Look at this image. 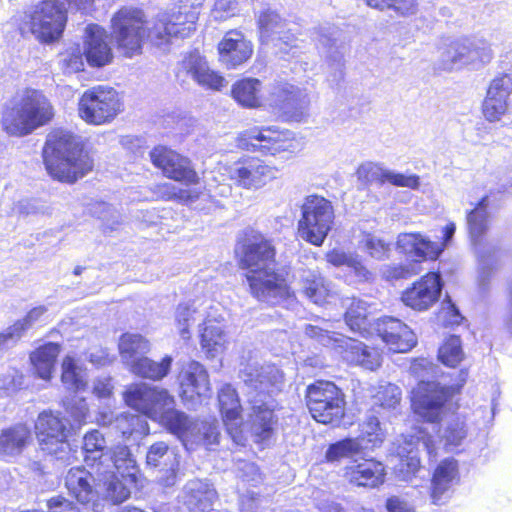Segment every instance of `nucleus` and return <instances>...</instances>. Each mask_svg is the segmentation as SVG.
Returning a JSON list of instances; mask_svg holds the SVG:
<instances>
[{
	"label": "nucleus",
	"mask_w": 512,
	"mask_h": 512,
	"mask_svg": "<svg viewBox=\"0 0 512 512\" xmlns=\"http://www.w3.org/2000/svg\"><path fill=\"white\" fill-rule=\"evenodd\" d=\"M262 83L256 78H244L232 86V97L243 107L254 108L263 104L260 95Z\"/></svg>",
	"instance_id": "obj_44"
},
{
	"label": "nucleus",
	"mask_w": 512,
	"mask_h": 512,
	"mask_svg": "<svg viewBox=\"0 0 512 512\" xmlns=\"http://www.w3.org/2000/svg\"><path fill=\"white\" fill-rule=\"evenodd\" d=\"M146 464L150 467L159 468L162 471L174 474L179 463L174 451L170 450L165 442L159 441L148 448Z\"/></svg>",
	"instance_id": "obj_50"
},
{
	"label": "nucleus",
	"mask_w": 512,
	"mask_h": 512,
	"mask_svg": "<svg viewBox=\"0 0 512 512\" xmlns=\"http://www.w3.org/2000/svg\"><path fill=\"white\" fill-rule=\"evenodd\" d=\"M493 57L491 45L484 39L445 40L438 46L434 69L441 72L479 70L489 64Z\"/></svg>",
	"instance_id": "obj_9"
},
{
	"label": "nucleus",
	"mask_w": 512,
	"mask_h": 512,
	"mask_svg": "<svg viewBox=\"0 0 512 512\" xmlns=\"http://www.w3.org/2000/svg\"><path fill=\"white\" fill-rule=\"evenodd\" d=\"M84 54L88 64L94 67H102L111 62L113 54L107 42V34L99 25L86 27Z\"/></svg>",
	"instance_id": "obj_30"
},
{
	"label": "nucleus",
	"mask_w": 512,
	"mask_h": 512,
	"mask_svg": "<svg viewBox=\"0 0 512 512\" xmlns=\"http://www.w3.org/2000/svg\"><path fill=\"white\" fill-rule=\"evenodd\" d=\"M385 466L374 459L351 463L344 467L343 477L350 484L359 487L375 488L385 481Z\"/></svg>",
	"instance_id": "obj_28"
},
{
	"label": "nucleus",
	"mask_w": 512,
	"mask_h": 512,
	"mask_svg": "<svg viewBox=\"0 0 512 512\" xmlns=\"http://www.w3.org/2000/svg\"><path fill=\"white\" fill-rule=\"evenodd\" d=\"M411 373L420 379L413 392L412 406L415 413L425 419L436 431L437 422L442 420L446 413V403L456 390L452 386L441 385L429 381V376L436 373V366L426 358H419L412 362Z\"/></svg>",
	"instance_id": "obj_6"
},
{
	"label": "nucleus",
	"mask_w": 512,
	"mask_h": 512,
	"mask_svg": "<svg viewBox=\"0 0 512 512\" xmlns=\"http://www.w3.org/2000/svg\"><path fill=\"white\" fill-rule=\"evenodd\" d=\"M334 219V208L329 200L322 196L309 195L301 206L298 235L314 246H321L332 229Z\"/></svg>",
	"instance_id": "obj_11"
},
{
	"label": "nucleus",
	"mask_w": 512,
	"mask_h": 512,
	"mask_svg": "<svg viewBox=\"0 0 512 512\" xmlns=\"http://www.w3.org/2000/svg\"><path fill=\"white\" fill-rule=\"evenodd\" d=\"M186 504L191 512H210L217 498L216 490L201 480L189 481L185 486Z\"/></svg>",
	"instance_id": "obj_37"
},
{
	"label": "nucleus",
	"mask_w": 512,
	"mask_h": 512,
	"mask_svg": "<svg viewBox=\"0 0 512 512\" xmlns=\"http://www.w3.org/2000/svg\"><path fill=\"white\" fill-rule=\"evenodd\" d=\"M229 178L243 189L258 190L277 178L279 169L256 157H247L227 169Z\"/></svg>",
	"instance_id": "obj_19"
},
{
	"label": "nucleus",
	"mask_w": 512,
	"mask_h": 512,
	"mask_svg": "<svg viewBox=\"0 0 512 512\" xmlns=\"http://www.w3.org/2000/svg\"><path fill=\"white\" fill-rule=\"evenodd\" d=\"M31 438L30 429L24 424L0 431V454L14 456L20 454Z\"/></svg>",
	"instance_id": "obj_41"
},
{
	"label": "nucleus",
	"mask_w": 512,
	"mask_h": 512,
	"mask_svg": "<svg viewBox=\"0 0 512 512\" xmlns=\"http://www.w3.org/2000/svg\"><path fill=\"white\" fill-rule=\"evenodd\" d=\"M198 13L190 7H181L178 11L161 13L153 26L145 28V15L134 7H122L111 19V36L118 51L125 57L140 54L144 40L162 46L173 38L190 37L196 30Z\"/></svg>",
	"instance_id": "obj_2"
},
{
	"label": "nucleus",
	"mask_w": 512,
	"mask_h": 512,
	"mask_svg": "<svg viewBox=\"0 0 512 512\" xmlns=\"http://www.w3.org/2000/svg\"><path fill=\"white\" fill-rule=\"evenodd\" d=\"M96 479L98 486L102 489L101 493L112 504H120L130 496L128 484L133 482L125 481L122 477L115 475L114 471L108 469L96 470Z\"/></svg>",
	"instance_id": "obj_36"
},
{
	"label": "nucleus",
	"mask_w": 512,
	"mask_h": 512,
	"mask_svg": "<svg viewBox=\"0 0 512 512\" xmlns=\"http://www.w3.org/2000/svg\"><path fill=\"white\" fill-rule=\"evenodd\" d=\"M93 0L43 1L25 12L20 30L31 32L44 42L58 39L66 24L68 10H87Z\"/></svg>",
	"instance_id": "obj_8"
},
{
	"label": "nucleus",
	"mask_w": 512,
	"mask_h": 512,
	"mask_svg": "<svg viewBox=\"0 0 512 512\" xmlns=\"http://www.w3.org/2000/svg\"><path fill=\"white\" fill-rule=\"evenodd\" d=\"M237 11V0H216L211 14L215 20H225L234 16Z\"/></svg>",
	"instance_id": "obj_62"
},
{
	"label": "nucleus",
	"mask_w": 512,
	"mask_h": 512,
	"mask_svg": "<svg viewBox=\"0 0 512 512\" xmlns=\"http://www.w3.org/2000/svg\"><path fill=\"white\" fill-rule=\"evenodd\" d=\"M106 448V440L100 431L92 430L85 434L82 447L84 461L87 466L94 469V472L97 470L98 463L103 461L104 456L108 453Z\"/></svg>",
	"instance_id": "obj_51"
},
{
	"label": "nucleus",
	"mask_w": 512,
	"mask_h": 512,
	"mask_svg": "<svg viewBox=\"0 0 512 512\" xmlns=\"http://www.w3.org/2000/svg\"><path fill=\"white\" fill-rule=\"evenodd\" d=\"M421 450L425 451L429 457L436 455L435 441L426 427H420L414 434L405 437L403 444L398 447L400 462L396 471L401 480H411L419 470Z\"/></svg>",
	"instance_id": "obj_18"
},
{
	"label": "nucleus",
	"mask_w": 512,
	"mask_h": 512,
	"mask_svg": "<svg viewBox=\"0 0 512 512\" xmlns=\"http://www.w3.org/2000/svg\"><path fill=\"white\" fill-rule=\"evenodd\" d=\"M149 350L148 340L140 334L125 333L119 340L120 356L128 368L134 361L147 354Z\"/></svg>",
	"instance_id": "obj_49"
},
{
	"label": "nucleus",
	"mask_w": 512,
	"mask_h": 512,
	"mask_svg": "<svg viewBox=\"0 0 512 512\" xmlns=\"http://www.w3.org/2000/svg\"><path fill=\"white\" fill-rule=\"evenodd\" d=\"M438 438L444 443L448 450L457 447L467 435L465 423L458 417L451 416L445 423L443 429H437Z\"/></svg>",
	"instance_id": "obj_53"
},
{
	"label": "nucleus",
	"mask_w": 512,
	"mask_h": 512,
	"mask_svg": "<svg viewBox=\"0 0 512 512\" xmlns=\"http://www.w3.org/2000/svg\"><path fill=\"white\" fill-rule=\"evenodd\" d=\"M443 283L437 273H428L407 288L401 296L402 302L417 311L429 309L439 299Z\"/></svg>",
	"instance_id": "obj_22"
},
{
	"label": "nucleus",
	"mask_w": 512,
	"mask_h": 512,
	"mask_svg": "<svg viewBox=\"0 0 512 512\" xmlns=\"http://www.w3.org/2000/svg\"><path fill=\"white\" fill-rule=\"evenodd\" d=\"M43 158L48 173L66 183H74L84 177L94 165L80 137L61 129L48 135Z\"/></svg>",
	"instance_id": "obj_5"
},
{
	"label": "nucleus",
	"mask_w": 512,
	"mask_h": 512,
	"mask_svg": "<svg viewBox=\"0 0 512 512\" xmlns=\"http://www.w3.org/2000/svg\"><path fill=\"white\" fill-rule=\"evenodd\" d=\"M243 149L277 156L283 153L292 155L299 148L298 142L288 130H279L276 126L252 127L242 132L238 138Z\"/></svg>",
	"instance_id": "obj_14"
},
{
	"label": "nucleus",
	"mask_w": 512,
	"mask_h": 512,
	"mask_svg": "<svg viewBox=\"0 0 512 512\" xmlns=\"http://www.w3.org/2000/svg\"><path fill=\"white\" fill-rule=\"evenodd\" d=\"M172 361V357L168 355L163 357L159 362L143 355L137 361L132 363L129 370L136 376L142 378L155 381L161 380L169 373Z\"/></svg>",
	"instance_id": "obj_47"
},
{
	"label": "nucleus",
	"mask_w": 512,
	"mask_h": 512,
	"mask_svg": "<svg viewBox=\"0 0 512 512\" xmlns=\"http://www.w3.org/2000/svg\"><path fill=\"white\" fill-rule=\"evenodd\" d=\"M458 476V465L453 459L443 460L436 468L432 479V499L441 504L442 496L451 488Z\"/></svg>",
	"instance_id": "obj_39"
},
{
	"label": "nucleus",
	"mask_w": 512,
	"mask_h": 512,
	"mask_svg": "<svg viewBox=\"0 0 512 512\" xmlns=\"http://www.w3.org/2000/svg\"><path fill=\"white\" fill-rule=\"evenodd\" d=\"M263 104L292 121L300 122L308 116L310 98L305 89L284 80H275L268 85Z\"/></svg>",
	"instance_id": "obj_16"
},
{
	"label": "nucleus",
	"mask_w": 512,
	"mask_h": 512,
	"mask_svg": "<svg viewBox=\"0 0 512 512\" xmlns=\"http://www.w3.org/2000/svg\"><path fill=\"white\" fill-rule=\"evenodd\" d=\"M237 253L255 298L274 305L289 295L286 280L276 272L275 250L262 234H247Z\"/></svg>",
	"instance_id": "obj_3"
},
{
	"label": "nucleus",
	"mask_w": 512,
	"mask_h": 512,
	"mask_svg": "<svg viewBox=\"0 0 512 512\" xmlns=\"http://www.w3.org/2000/svg\"><path fill=\"white\" fill-rule=\"evenodd\" d=\"M63 407L66 413L78 424L86 422L89 414V408L86 400L74 394L63 400Z\"/></svg>",
	"instance_id": "obj_58"
},
{
	"label": "nucleus",
	"mask_w": 512,
	"mask_h": 512,
	"mask_svg": "<svg viewBox=\"0 0 512 512\" xmlns=\"http://www.w3.org/2000/svg\"><path fill=\"white\" fill-rule=\"evenodd\" d=\"M376 414L370 410L359 425L360 434L355 438L364 445V450L380 447L386 438V431Z\"/></svg>",
	"instance_id": "obj_48"
},
{
	"label": "nucleus",
	"mask_w": 512,
	"mask_h": 512,
	"mask_svg": "<svg viewBox=\"0 0 512 512\" xmlns=\"http://www.w3.org/2000/svg\"><path fill=\"white\" fill-rule=\"evenodd\" d=\"M401 399L400 389L394 384H387L380 386L377 393L373 396V407L371 411L379 413L376 408L393 409Z\"/></svg>",
	"instance_id": "obj_55"
},
{
	"label": "nucleus",
	"mask_w": 512,
	"mask_h": 512,
	"mask_svg": "<svg viewBox=\"0 0 512 512\" xmlns=\"http://www.w3.org/2000/svg\"><path fill=\"white\" fill-rule=\"evenodd\" d=\"M181 387L186 397H206L210 391V382L205 368L199 363L192 361L183 370L181 376Z\"/></svg>",
	"instance_id": "obj_34"
},
{
	"label": "nucleus",
	"mask_w": 512,
	"mask_h": 512,
	"mask_svg": "<svg viewBox=\"0 0 512 512\" xmlns=\"http://www.w3.org/2000/svg\"><path fill=\"white\" fill-rule=\"evenodd\" d=\"M511 94L512 75L501 74L490 82L483 102V115L487 121H499L506 114Z\"/></svg>",
	"instance_id": "obj_23"
},
{
	"label": "nucleus",
	"mask_w": 512,
	"mask_h": 512,
	"mask_svg": "<svg viewBox=\"0 0 512 512\" xmlns=\"http://www.w3.org/2000/svg\"><path fill=\"white\" fill-rule=\"evenodd\" d=\"M219 60L228 69L245 63L253 53L252 43L238 30L228 31L218 44Z\"/></svg>",
	"instance_id": "obj_26"
},
{
	"label": "nucleus",
	"mask_w": 512,
	"mask_h": 512,
	"mask_svg": "<svg viewBox=\"0 0 512 512\" xmlns=\"http://www.w3.org/2000/svg\"><path fill=\"white\" fill-rule=\"evenodd\" d=\"M108 469L125 481L136 482L138 467L127 446H117L104 456L97 465V470Z\"/></svg>",
	"instance_id": "obj_31"
},
{
	"label": "nucleus",
	"mask_w": 512,
	"mask_h": 512,
	"mask_svg": "<svg viewBox=\"0 0 512 512\" xmlns=\"http://www.w3.org/2000/svg\"><path fill=\"white\" fill-rule=\"evenodd\" d=\"M35 432L40 449L63 462L74 458L71 446L67 440L69 428L67 422L52 411H43L38 415Z\"/></svg>",
	"instance_id": "obj_15"
},
{
	"label": "nucleus",
	"mask_w": 512,
	"mask_h": 512,
	"mask_svg": "<svg viewBox=\"0 0 512 512\" xmlns=\"http://www.w3.org/2000/svg\"><path fill=\"white\" fill-rule=\"evenodd\" d=\"M488 197H483L477 206L468 213L467 225L471 239L476 246V252L479 258V276L478 285L483 292L489 288V280L492 275L493 264L496 263L495 252L493 254H486L480 245L477 244L478 240L488 229L489 213L487 211Z\"/></svg>",
	"instance_id": "obj_17"
},
{
	"label": "nucleus",
	"mask_w": 512,
	"mask_h": 512,
	"mask_svg": "<svg viewBox=\"0 0 512 512\" xmlns=\"http://www.w3.org/2000/svg\"><path fill=\"white\" fill-rule=\"evenodd\" d=\"M258 26L262 43H273L283 52L297 47L296 38L286 29V22L275 11H263L258 17Z\"/></svg>",
	"instance_id": "obj_24"
},
{
	"label": "nucleus",
	"mask_w": 512,
	"mask_h": 512,
	"mask_svg": "<svg viewBox=\"0 0 512 512\" xmlns=\"http://www.w3.org/2000/svg\"><path fill=\"white\" fill-rule=\"evenodd\" d=\"M422 267L418 261H407L403 264L386 265L382 275L387 280L407 279L421 272Z\"/></svg>",
	"instance_id": "obj_56"
},
{
	"label": "nucleus",
	"mask_w": 512,
	"mask_h": 512,
	"mask_svg": "<svg viewBox=\"0 0 512 512\" xmlns=\"http://www.w3.org/2000/svg\"><path fill=\"white\" fill-rule=\"evenodd\" d=\"M365 250L368 254L377 259L384 260L389 257L391 251V243L387 242L376 235L366 234L363 239Z\"/></svg>",
	"instance_id": "obj_60"
},
{
	"label": "nucleus",
	"mask_w": 512,
	"mask_h": 512,
	"mask_svg": "<svg viewBox=\"0 0 512 512\" xmlns=\"http://www.w3.org/2000/svg\"><path fill=\"white\" fill-rule=\"evenodd\" d=\"M345 306L347 308L345 313L346 324L352 331L365 335L371 323L370 305L362 299L352 298L348 300Z\"/></svg>",
	"instance_id": "obj_45"
},
{
	"label": "nucleus",
	"mask_w": 512,
	"mask_h": 512,
	"mask_svg": "<svg viewBox=\"0 0 512 512\" xmlns=\"http://www.w3.org/2000/svg\"><path fill=\"white\" fill-rule=\"evenodd\" d=\"M305 334L316 339L323 346L333 347L342 358L368 370H375L381 365V355L375 348H369L362 342L351 337L332 333L317 325H306Z\"/></svg>",
	"instance_id": "obj_10"
},
{
	"label": "nucleus",
	"mask_w": 512,
	"mask_h": 512,
	"mask_svg": "<svg viewBox=\"0 0 512 512\" xmlns=\"http://www.w3.org/2000/svg\"><path fill=\"white\" fill-rule=\"evenodd\" d=\"M386 173V168L379 163L374 162H365L361 164L356 171L358 180L365 184L385 183L387 176Z\"/></svg>",
	"instance_id": "obj_57"
},
{
	"label": "nucleus",
	"mask_w": 512,
	"mask_h": 512,
	"mask_svg": "<svg viewBox=\"0 0 512 512\" xmlns=\"http://www.w3.org/2000/svg\"><path fill=\"white\" fill-rule=\"evenodd\" d=\"M364 451V445L359 439L345 438L328 446L325 452L327 462H340L343 459H349L361 454Z\"/></svg>",
	"instance_id": "obj_52"
},
{
	"label": "nucleus",
	"mask_w": 512,
	"mask_h": 512,
	"mask_svg": "<svg viewBox=\"0 0 512 512\" xmlns=\"http://www.w3.org/2000/svg\"><path fill=\"white\" fill-rule=\"evenodd\" d=\"M240 378L246 386L250 430L255 442L268 441L274 432L276 419L273 412L271 394L280 390L283 383L282 372L272 364L249 362L240 370Z\"/></svg>",
	"instance_id": "obj_4"
},
{
	"label": "nucleus",
	"mask_w": 512,
	"mask_h": 512,
	"mask_svg": "<svg viewBox=\"0 0 512 512\" xmlns=\"http://www.w3.org/2000/svg\"><path fill=\"white\" fill-rule=\"evenodd\" d=\"M160 193L163 198L168 200H177L186 205H193L198 199L206 196H228L231 192V187L226 184L214 185L208 184V194L198 191L196 189H182L171 183H164L159 186Z\"/></svg>",
	"instance_id": "obj_32"
},
{
	"label": "nucleus",
	"mask_w": 512,
	"mask_h": 512,
	"mask_svg": "<svg viewBox=\"0 0 512 512\" xmlns=\"http://www.w3.org/2000/svg\"><path fill=\"white\" fill-rule=\"evenodd\" d=\"M201 330V347L207 357L214 358L221 354L226 345V335L220 322L208 319Z\"/></svg>",
	"instance_id": "obj_42"
},
{
	"label": "nucleus",
	"mask_w": 512,
	"mask_h": 512,
	"mask_svg": "<svg viewBox=\"0 0 512 512\" xmlns=\"http://www.w3.org/2000/svg\"><path fill=\"white\" fill-rule=\"evenodd\" d=\"M123 397L129 407L143 414L123 412L110 422L123 437L148 433L144 417L146 416L161 423L175 434L187 449H192L193 445H203L208 448L218 443L220 436L218 423L190 420L185 413L175 409L174 397L165 389L136 383L126 388Z\"/></svg>",
	"instance_id": "obj_1"
},
{
	"label": "nucleus",
	"mask_w": 512,
	"mask_h": 512,
	"mask_svg": "<svg viewBox=\"0 0 512 512\" xmlns=\"http://www.w3.org/2000/svg\"><path fill=\"white\" fill-rule=\"evenodd\" d=\"M53 116V107L41 91L25 89L4 110L2 127L9 135L24 136L47 124Z\"/></svg>",
	"instance_id": "obj_7"
},
{
	"label": "nucleus",
	"mask_w": 512,
	"mask_h": 512,
	"mask_svg": "<svg viewBox=\"0 0 512 512\" xmlns=\"http://www.w3.org/2000/svg\"><path fill=\"white\" fill-rule=\"evenodd\" d=\"M61 381L69 391L76 393L87 386V372L82 361L67 355L61 364Z\"/></svg>",
	"instance_id": "obj_40"
},
{
	"label": "nucleus",
	"mask_w": 512,
	"mask_h": 512,
	"mask_svg": "<svg viewBox=\"0 0 512 512\" xmlns=\"http://www.w3.org/2000/svg\"><path fill=\"white\" fill-rule=\"evenodd\" d=\"M123 111L119 93L112 87L98 85L86 90L79 99L80 118L91 125L111 123Z\"/></svg>",
	"instance_id": "obj_12"
},
{
	"label": "nucleus",
	"mask_w": 512,
	"mask_h": 512,
	"mask_svg": "<svg viewBox=\"0 0 512 512\" xmlns=\"http://www.w3.org/2000/svg\"><path fill=\"white\" fill-rule=\"evenodd\" d=\"M386 182L397 186L416 190L420 186V178L415 174H403L387 169Z\"/></svg>",
	"instance_id": "obj_61"
},
{
	"label": "nucleus",
	"mask_w": 512,
	"mask_h": 512,
	"mask_svg": "<svg viewBox=\"0 0 512 512\" xmlns=\"http://www.w3.org/2000/svg\"><path fill=\"white\" fill-rule=\"evenodd\" d=\"M396 245L402 253L416 258L414 261L420 264L426 259L436 260L443 252V245L420 232L400 233Z\"/></svg>",
	"instance_id": "obj_27"
},
{
	"label": "nucleus",
	"mask_w": 512,
	"mask_h": 512,
	"mask_svg": "<svg viewBox=\"0 0 512 512\" xmlns=\"http://www.w3.org/2000/svg\"><path fill=\"white\" fill-rule=\"evenodd\" d=\"M48 512H80L78 506L63 496H54L47 501Z\"/></svg>",
	"instance_id": "obj_64"
},
{
	"label": "nucleus",
	"mask_w": 512,
	"mask_h": 512,
	"mask_svg": "<svg viewBox=\"0 0 512 512\" xmlns=\"http://www.w3.org/2000/svg\"><path fill=\"white\" fill-rule=\"evenodd\" d=\"M299 278L301 292L315 304H324L335 293L332 283L325 280L316 269L303 270Z\"/></svg>",
	"instance_id": "obj_33"
},
{
	"label": "nucleus",
	"mask_w": 512,
	"mask_h": 512,
	"mask_svg": "<svg viewBox=\"0 0 512 512\" xmlns=\"http://www.w3.org/2000/svg\"><path fill=\"white\" fill-rule=\"evenodd\" d=\"M306 400L312 417L319 423L338 425L344 417V395L332 382L317 381L309 385Z\"/></svg>",
	"instance_id": "obj_13"
},
{
	"label": "nucleus",
	"mask_w": 512,
	"mask_h": 512,
	"mask_svg": "<svg viewBox=\"0 0 512 512\" xmlns=\"http://www.w3.org/2000/svg\"><path fill=\"white\" fill-rule=\"evenodd\" d=\"M92 479L95 480L91 472L81 467H74L65 476V486L80 503L87 504L94 501L98 494L91 484Z\"/></svg>",
	"instance_id": "obj_35"
},
{
	"label": "nucleus",
	"mask_w": 512,
	"mask_h": 512,
	"mask_svg": "<svg viewBox=\"0 0 512 512\" xmlns=\"http://www.w3.org/2000/svg\"><path fill=\"white\" fill-rule=\"evenodd\" d=\"M327 262L336 267L344 266L346 270L354 277L355 282H363L370 278L371 273L363 265L358 255L346 253L342 250L334 249L326 254Z\"/></svg>",
	"instance_id": "obj_43"
},
{
	"label": "nucleus",
	"mask_w": 512,
	"mask_h": 512,
	"mask_svg": "<svg viewBox=\"0 0 512 512\" xmlns=\"http://www.w3.org/2000/svg\"><path fill=\"white\" fill-rule=\"evenodd\" d=\"M206 308L198 304V301H188L178 304L175 310L174 319L175 327L181 338L189 340L191 338L190 328L197 322L202 320L203 323L208 320Z\"/></svg>",
	"instance_id": "obj_38"
},
{
	"label": "nucleus",
	"mask_w": 512,
	"mask_h": 512,
	"mask_svg": "<svg viewBox=\"0 0 512 512\" xmlns=\"http://www.w3.org/2000/svg\"><path fill=\"white\" fill-rule=\"evenodd\" d=\"M438 319L445 326L458 325L463 317L456 306L450 301L443 302L441 311L438 314Z\"/></svg>",
	"instance_id": "obj_63"
},
{
	"label": "nucleus",
	"mask_w": 512,
	"mask_h": 512,
	"mask_svg": "<svg viewBox=\"0 0 512 512\" xmlns=\"http://www.w3.org/2000/svg\"><path fill=\"white\" fill-rule=\"evenodd\" d=\"M150 158L166 177L187 185L198 183L199 177L190 161L175 151L157 146L150 152Z\"/></svg>",
	"instance_id": "obj_21"
},
{
	"label": "nucleus",
	"mask_w": 512,
	"mask_h": 512,
	"mask_svg": "<svg viewBox=\"0 0 512 512\" xmlns=\"http://www.w3.org/2000/svg\"><path fill=\"white\" fill-rule=\"evenodd\" d=\"M461 340L458 336L452 335L446 339L438 350L439 360L446 366L455 367L463 359Z\"/></svg>",
	"instance_id": "obj_54"
},
{
	"label": "nucleus",
	"mask_w": 512,
	"mask_h": 512,
	"mask_svg": "<svg viewBox=\"0 0 512 512\" xmlns=\"http://www.w3.org/2000/svg\"><path fill=\"white\" fill-rule=\"evenodd\" d=\"M177 79L186 83L194 81L205 89L220 90L226 86L227 81L218 72L210 69L205 57L198 52H191L179 63Z\"/></svg>",
	"instance_id": "obj_20"
},
{
	"label": "nucleus",
	"mask_w": 512,
	"mask_h": 512,
	"mask_svg": "<svg viewBox=\"0 0 512 512\" xmlns=\"http://www.w3.org/2000/svg\"><path fill=\"white\" fill-rule=\"evenodd\" d=\"M376 330L389 350L393 352L406 353L417 343L415 333L406 324L393 317L379 319Z\"/></svg>",
	"instance_id": "obj_25"
},
{
	"label": "nucleus",
	"mask_w": 512,
	"mask_h": 512,
	"mask_svg": "<svg viewBox=\"0 0 512 512\" xmlns=\"http://www.w3.org/2000/svg\"><path fill=\"white\" fill-rule=\"evenodd\" d=\"M59 65L66 74L81 71L84 67V61L79 46L70 47L61 53Z\"/></svg>",
	"instance_id": "obj_59"
},
{
	"label": "nucleus",
	"mask_w": 512,
	"mask_h": 512,
	"mask_svg": "<svg viewBox=\"0 0 512 512\" xmlns=\"http://www.w3.org/2000/svg\"><path fill=\"white\" fill-rule=\"evenodd\" d=\"M59 353L60 346L52 342L40 346L31 353V363L41 379L50 380Z\"/></svg>",
	"instance_id": "obj_46"
},
{
	"label": "nucleus",
	"mask_w": 512,
	"mask_h": 512,
	"mask_svg": "<svg viewBox=\"0 0 512 512\" xmlns=\"http://www.w3.org/2000/svg\"><path fill=\"white\" fill-rule=\"evenodd\" d=\"M218 401L227 432L235 443L242 444L241 405L236 390L229 384L224 385L219 391Z\"/></svg>",
	"instance_id": "obj_29"
}]
</instances>
